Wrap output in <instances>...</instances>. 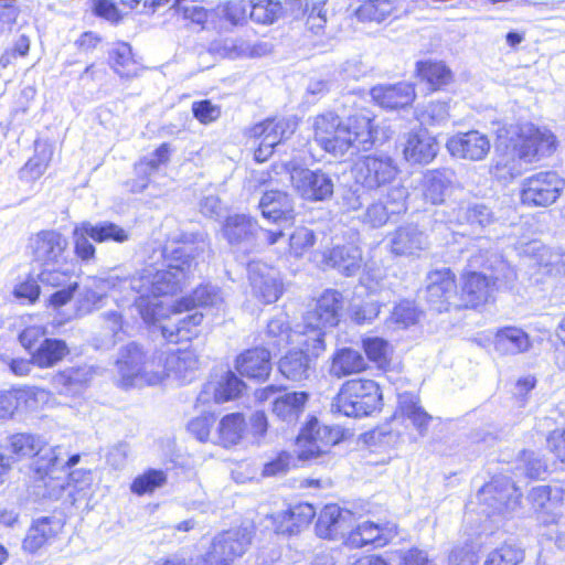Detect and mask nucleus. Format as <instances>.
<instances>
[{
	"label": "nucleus",
	"mask_w": 565,
	"mask_h": 565,
	"mask_svg": "<svg viewBox=\"0 0 565 565\" xmlns=\"http://www.w3.org/2000/svg\"><path fill=\"white\" fill-rule=\"evenodd\" d=\"M493 348L500 355H518L532 349L530 334L515 326H503L493 334Z\"/></svg>",
	"instance_id": "c85d7f7f"
},
{
	"label": "nucleus",
	"mask_w": 565,
	"mask_h": 565,
	"mask_svg": "<svg viewBox=\"0 0 565 565\" xmlns=\"http://www.w3.org/2000/svg\"><path fill=\"white\" fill-rule=\"evenodd\" d=\"M297 457L289 451H279L270 460L264 463L262 469L263 477H276L287 473L290 469L297 467Z\"/></svg>",
	"instance_id": "864d4df0"
},
{
	"label": "nucleus",
	"mask_w": 565,
	"mask_h": 565,
	"mask_svg": "<svg viewBox=\"0 0 565 565\" xmlns=\"http://www.w3.org/2000/svg\"><path fill=\"white\" fill-rule=\"evenodd\" d=\"M493 131L498 149L504 158L490 166V173L498 180L512 181L523 172V166H533L551 158L558 149L555 132L532 121L508 122L495 120Z\"/></svg>",
	"instance_id": "f257e3e1"
},
{
	"label": "nucleus",
	"mask_w": 565,
	"mask_h": 565,
	"mask_svg": "<svg viewBox=\"0 0 565 565\" xmlns=\"http://www.w3.org/2000/svg\"><path fill=\"white\" fill-rule=\"evenodd\" d=\"M546 440L551 452L561 462L565 463V429L551 431Z\"/></svg>",
	"instance_id": "774afa93"
},
{
	"label": "nucleus",
	"mask_w": 565,
	"mask_h": 565,
	"mask_svg": "<svg viewBox=\"0 0 565 565\" xmlns=\"http://www.w3.org/2000/svg\"><path fill=\"white\" fill-rule=\"evenodd\" d=\"M399 0H363L355 10L361 22L384 23L396 18Z\"/></svg>",
	"instance_id": "e433bc0d"
},
{
	"label": "nucleus",
	"mask_w": 565,
	"mask_h": 565,
	"mask_svg": "<svg viewBox=\"0 0 565 565\" xmlns=\"http://www.w3.org/2000/svg\"><path fill=\"white\" fill-rule=\"evenodd\" d=\"M150 363L151 361L141 344L130 342L121 349L116 365L124 384L130 386L135 380L148 375Z\"/></svg>",
	"instance_id": "393cba45"
},
{
	"label": "nucleus",
	"mask_w": 565,
	"mask_h": 565,
	"mask_svg": "<svg viewBox=\"0 0 565 565\" xmlns=\"http://www.w3.org/2000/svg\"><path fill=\"white\" fill-rule=\"evenodd\" d=\"M83 369L72 366L57 371L52 377V383L58 391L70 390L79 385L83 382Z\"/></svg>",
	"instance_id": "052dcab7"
},
{
	"label": "nucleus",
	"mask_w": 565,
	"mask_h": 565,
	"mask_svg": "<svg viewBox=\"0 0 565 565\" xmlns=\"http://www.w3.org/2000/svg\"><path fill=\"white\" fill-rule=\"evenodd\" d=\"M214 424V414L206 412L192 418L188 424V430L200 443H206L210 438Z\"/></svg>",
	"instance_id": "4d7b16f0"
},
{
	"label": "nucleus",
	"mask_w": 565,
	"mask_h": 565,
	"mask_svg": "<svg viewBox=\"0 0 565 565\" xmlns=\"http://www.w3.org/2000/svg\"><path fill=\"white\" fill-rule=\"evenodd\" d=\"M70 497L73 503L88 501L94 494V480L90 471L74 470L67 480Z\"/></svg>",
	"instance_id": "a18cd8bd"
},
{
	"label": "nucleus",
	"mask_w": 565,
	"mask_h": 565,
	"mask_svg": "<svg viewBox=\"0 0 565 565\" xmlns=\"http://www.w3.org/2000/svg\"><path fill=\"white\" fill-rule=\"evenodd\" d=\"M248 433V422L241 412L225 414L216 426V444L223 448L238 445Z\"/></svg>",
	"instance_id": "2f4dec72"
},
{
	"label": "nucleus",
	"mask_w": 565,
	"mask_h": 565,
	"mask_svg": "<svg viewBox=\"0 0 565 565\" xmlns=\"http://www.w3.org/2000/svg\"><path fill=\"white\" fill-rule=\"evenodd\" d=\"M297 193L307 201H323L332 195L333 183L331 179L321 171L300 169L298 181L295 185Z\"/></svg>",
	"instance_id": "c756f323"
},
{
	"label": "nucleus",
	"mask_w": 565,
	"mask_h": 565,
	"mask_svg": "<svg viewBox=\"0 0 565 565\" xmlns=\"http://www.w3.org/2000/svg\"><path fill=\"white\" fill-rule=\"evenodd\" d=\"M399 535V526L393 521L376 523L371 520L358 523L343 539L349 550H379L388 546Z\"/></svg>",
	"instance_id": "4468645a"
},
{
	"label": "nucleus",
	"mask_w": 565,
	"mask_h": 565,
	"mask_svg": "<svg viewBox=\"0 0 565 565\" xmlns=\"http://www.w3.org/2000/svg\"><path fill=\"white\" fill-rule=\"evenodd\" d=\"M72 236L74 254L82 263L94 262L96 258V247L89 238L95 243H124L129 237L122 227L113 222L92 224L87 221L75 225Z\"/></svg>",
	"instance_id": "9d476101"
},
{
	"label": "nucleus",
	"mask_w": 565,
	"mask_h": 565,
	"mask_svg": "<svg viewBox=\"0 0 565 565\" xmlns=\"http://www.w3.org/2000/svg\"><path fill=\"white\" fill-rule=\"evenodd\" d=\"M422 311L413 300L402 299L393 308L394 322L403 327H409L418 322Z\"/></svg>",
	"instance_id": "5fc2aeb1"
},
{
	"label": "nucleus",
	"mask_w": 565,
	"mask_h": 565,
	"mask_svg": "<svg viewBox=\"0 0 565 565\" xmlns=\"http://www.w3.org/2000/svg\"><path fill=\"white\" fill-rule=\"evenodd\" d=\"M249 1L246 0H230L225 3L224 11L226 18L233 23H243L249 17L247 9Z\"/></svg>",
	"instance_id": "338daca9"
},
{
	"label": "nucleus",
	"mask_w": 565,
	"mask_h": 565,
	"mask_svg": "<svg viewBox=\"0 0 565 565\" xmlns=\"http://www.w3.org/2000/svg\"><path fill=\"white\" fill-rule=\"evenodd\" d=\"M499 278L475 269L461 271L456 311H480L495 299Z\"/></svg>",
	"instance_id": "1a4fd4ad"
},
{
	"label": "nucleus",
	"mask_w": 565,
	"mask_h": 565,
	"mask_svg": "<svg viewBox=\"0 0 565 565\" xmlns=\"http://www.w3.org/2000/svg\"><path fill=\"white\" fill-rule=\"evenodd\" d=\"M39 281V278H35L32 274L26 275L23 280L14 286L12 291L13 296L29 305L35 303L41 295Z\"/></svg>",
	"instance_id": "6e6d98bb"
},
{
	"label": "nucleus",
	"mask_w": 565,
	"mask_h": 565,
	"mask_svg": "<svg viewBox=\"0 0 565 565\" xmlns=\"http://www.w3.org/2000/svg\"><path fill=\"white\" fill-rule=\"evenodd\" d=\"M317 243L313 230L300 225L297 226L288 237L287 252L295 258H300L312 250Z\"/></svg>",
	"instance_id": "49530a36"
},
{
	"label": "nucleus",
	"mask_w": 565,
	"mask_h": 565,
	"mask_svg": "<svg viewBox=\"0 0 565 565\" xmlns=\"http://www.w3.org/2000/svg\"><path fill=\"white\" fill-rule=\"evenodd\" d=\"M171 152V145L162 142L153 150L151 159H142L139 163L145 164L151 171H156L170 161Z\"/></svg>",
	"instance_id": "69168bd1"
},
{
	"label": "nucleus",
	"mask_w": 565,
	"mask_h": 565,
	"mask_svg": "<svg viewBox=\"0 0 565 565\" xmlns=\"http://www.w3.org/2000/svg\"><path fill=\"white\" fill-rule=\"evenodd\" d=\"M352 172L358 184L372 191L394 182L399 170L388 156L367 154L355 162Z\"/></svg>",
	"instance_id": "dca6fc26"
},
{
	"label": "nucleus",
	"mask_w": 565,
	"mask_h": 565,
	"mask_svg": "<svg viewBox=\"0 0 565 565\" xmlns=\"http://www.w3.org/2000/svg\"><path fill=\"white\" fill-rule=\"evenodd\" d=\"M317 512L313 504L298 502L287 509L268 515L273 531L278 535L292 536L307 529Z\"/></svg>",
	"instance_id": "aec40b11"
},
{
	"label": "nucleus",
	"mask_w": 565,
	"mask_h": 565,
	"mask_svg": "<svg viewBox=\"0 0 565 565\" xmlns=\"http://www.w3.org/2000/svg\"><path fill=\"white\" fill-rule=\"evenodd\" d=\"M216 289L210 284L198 285L190 294L179 298L171 307L173 313H182L196 308H206L215 303Z\"/></svg>",
	"instance_id": "58836bf2"
},
{
	"label": "nucleus",
	"mask_w": 565,
	"mask_h": 565,
	"mask_svg": "<svg viewBox=\"0 0 565 565\" xmlns=\"http://www.w3.org/2000/svg\"><path fill=\"white\" fill-rule=\"evenodd\" d=\"M42 333L35 327L25 328L20 334V341L28 351L32 365L40 370L53 369L71 354V348L65 340L58 338L39 340Z\"/></svg>",
	"instance_id": "f8f14e48"
},
{
	"label": "nucleus",
	"mask_w": 565,
	"mask_h": 565,
	"mask_svg": "<svg viewBox=\"0 0 565 565\" xmlns=\"http://www.w3.org/2000/svg\"><path fill=\"white\" fill-rule=\"evenodd\" d=\"M249 541L239 530H224L213 536L199 565H233L247 551Z\"/></svg>",
	"instance_id": "f3484780"
},
{
	"label": "nucleus",
	"mask_w": 565,
	"mask_h": 565,
	"mask_svg": "<svg viewBox=\"0 0 565 565\" xmlns=\"http://www.w3.org/2000/svg\"><path fill=\"white\" fill-rule=\"evenodd\" d=\"M31 50V40L26 34L19 36L18 41L10 49H6L0 55V68H7L19 57H25Z\"/></svg>",
	"instance_id": "680f3d73"
},
{
	"label": "nucleus",
	"mask_w": 565,
	"mask_h": 565,
	"mask_svg": "<svg viewBox=\"0 0 565 565\" xmlns=\"http://www.w3.org/2000/svg\"><path fill=\"white\" fill-rule=\"evenodd\" d=\"M191 110L193 117L202 125H210L216 121L222 114L221 106L213 104L210 99L194 102Z\"/></svg>",
	"instance_id": "bf43d9fd"
},
{
	"label": "nucleus",
	"mask_w": 565,
	"mask_h": 565,
	"mask_svg": "<svg viewBox=\"0 0 565 565\" xmlns=\"http://www.w3.org/2000/svg\"><path fill=\"white\" fill-rule=\"evenodd\" d=\"M234 367L242 377L265 382L271 373L270 351L262 345L245 349L235 358Z\"/></svg>",
	"instance_id": "4be33fe9"
},
{
	"label": "nucleus",
	"mask_w": 565,
	"mask_h": 565,
	"mask_svg": "<svg viewBox=\"0 0 565 565\" xmlns=\"http://www.w3.org/2000/svg\"><path fill=\"white\" fill-rule=\"evenodd\" d=\"M351 436L350 430L340 425H326L316 417H311L305 423L296 438V443L300 447L297 459L298 461L317 459Z\"/></svg>",
	"instance_id": "423d86ee"
},
{
	"label": "nucleus",
	"mask_w": 565,
	"mask_h": 565,
	"mask_svg": "<svg viewBox=\"0 0 565 565\" xmlns=\"http://www.w3.org/2000/svg\"><path fill=\"white\" fill-rule=\"evenodd\" d=\"M423 249L422 233L411 226L395 230L390 250L395 256H411Z\"/></svg>",
	"instance_id": "37998d69"
},
{
	"label": "nucleus",
	"mask_w": 565,
	"mask_h": 565,
	"mask_svg": "<svg viewBox=\"0 0 565 565\" xmlns=\"http://www.w3.org/2000/svg\"><path fill=\"white\" fill-rule=\"evenodd\" d=\"M344 313V297L335 289H326L316 299L310 315L317 329H331L340 324Z\"/></svg>",
	"instance_id": "b1692460"
},
{
	"label": "nucleus",
	"mask_w": 565,
	"mask_h": 565,
	"mask_svg": "<svg viewBox=\"0 0 565 565\" xmlns=\"http://www.w3.org/2000/svg\"><path fill=\"white\" fill-rule=\"evenodd\" d=\"M565 189V179L555 170L534 172L519 185V202L527 209H546L558 201Z\"/></svg>",
	"instance_id": "0eeeda50"
},
{
	"label": "nucleus",
	"mask_w": 565,
	"mask_h": 565,
	"mask_svg": "<svg viewBox=\"0 0 565 565\" xmlns=\"http://www.w3.org/2000/svg\"><path fill=\"white\" fill-rule=\"evenodd\" d=\"M53 536L51 521L43 518L34 522L22 542V548L28 553H36Z\"/></svg>",
	"instance_id": "de8ad7c7"
},
{
	"label": "nucleus",
	"mask_w": 565,
	"mask_h": 565,
	"mask_svg": "<svg viewBox=\"0 0 565 565\" xmlns=\"http://www.w3.org/2000/svg\"><path fill=\"white\" fill-rule=\"evenodd\" d=\"M292 134V125L285 118L268 117L253 125L248 130V138L256 145L254 160L259 163L266 162L275 148L288 140Z\"/></svg>",
	"instance_id": "ddd939ff"
},
{
	"label": "nucleus",
	"mask_w": 565,
	"mask_h": 565,
	"mask_svg": "<svg viewBox=\"0 0 565 565\" xmlns=\"http://www.w3.org/2000/svg\"><path fill=\"white\" fill-rule=\"evenodd\" d=\"M380 315V305L376 301H363L351 311V320L359 326L370 323Z\"/></svg>",
	"instance_id": "0e129e2a"
},
{
	"label": "nucleus",
	"mask_w": 565,
	"mask_h": 565,
	"mask_svg": "<svg viewBox=\"0 0 565 565\" xmlns=\"http://www.w3.org/2000/svg\"><path fill=\"white\" fill-rule=\"evenodd\" d=\"M350 512L338 503L324 504L318 513L315 530L319 537L334 540L344 529L345 516Z\"/></svg>",
	"instance_id": "72a5a7b5"
},
{
	"label": "nucleus",
	"mask_w": 565,
	"mask_h": 565,
	"mask_svg": "<svg viewBox=\"0 0 565 565\" xmlns=\"http://www.w3.org/2000/svg\"><path fill=\"white\" fill-rule=\"evenodd\" d=\"M260 215L271 224H289L296 221L297 212L291 195L280 190L265 191L258 202Z\"/></svg>",
	"instance_id": "412c9836"
},
{
	"label": "nucleus",
	"mask_w": 565,
	"mask_h": 565,
	"mask_svg": "<svg viewBox=\"0 0 565 565\" xmlns=\"http://www.w3.org/2000/svg\"><path fill=\"white\" fill-rule=\"evenodd\" d=\"M42 390L35 386H18L0 391V420H7L20 411L34 408Z\"/></svg>",
	"instance_id": "bb28decb"
},
{
	"label": "nucleus",
	"mask_w": 565,
	"mask_h": 565,
	"mask_svg": "<svg viewBox=\"0 0 565 565\" xmlns=\"http://www.w3.org/2000/svg\"><path fill=\"white\" fill-rule=\"evenodd\" d=\"M309 394L303 391L286 393L274 399L271 412L282 420L297 418L305 408Z\"/></svg>",
	"instance_id": "79ce46f5"
},
{
	"label": "nucleus",
	"mask_w": 565,
	"mask_h": 565,
	"mask_svg": "<svg viewBox=\"0 0 565 565\" xmlns=\"http://www.w3.org/2000/svg\"><path fill=\"white\" fill-rule=\"evenodd\" d=\"M279 0H249V18L258 24H273L281 14Z\"/></svg>",
	"instance_id": "09e8293b"
},
{
	"label": "nucleus",
	"mask_w": 565,
	"mask_h": 565,
	"mask_svg": "<svg viewBox=\"0 0 565 565\" xmlns=\"http://www.w3.org/2000/svg\"><path fill=\"white\" fill-rule=\"evenodd\" d=\"M550 486H539L530 493V503L535 513L544 516H553L562 505L563 499L552 495Z\"/></svg>",
	"instance_id": "c03bdc74"
},
{
	"label": "nucleus",
	"mask_w": 565,
	"mask_h": 565,
	"mask_svg": "<svg viewBox=\"0 0 565 565\" xmlns=\"http://www.w3.org/2000/svg\"><path fill=\"white\" fill-rule=\"evenodd\" d=\"M446 148L454 158L477 162L489 156L492 145L488 135L470 129L452 135L447 140Z\"/></svg>",
	"instance_id": "6ab92c4d"
},
{
	"label": "nucleus",
	"mask_w": 565,
	"mask_h": 565,
	"mask_svg": "<svg viewBox=\"0 0 565 565\" xmlns=\"http://www.w3.org/2000/svg\"><path fill=\"white\" fill-rule=\"evenodd\" d=\"M395 416L411 420L422 436L427 433L433 420V417L422 406L419 396L408 392L398 396Z\"/></svg>",
	"instance_id": "473e14b6"
},
{
	"label": "nucleus",
	"mask_w": 565,
	"mask_h": 565,
	"mask_svg": "<svg viewBox=\"0 0 565 565\" xmlns=\"http://www.w3.org/2000/svg\"><path fill=\"white\" fill-rule=\"evenodd\" d=\"M195 267L193 255L174 249L164 269L145 267L139 274V288L147 296L159 298L181 291L183 284Z\"/></svg>",
	"instance_id": "39448f33"
},
{
	"label": "nucleus",
	"mask_w": 565,
	"mask_h": 565,
	"mask_svg": "<svg viewBox=\"0 0 565 565\" xmlns=\"http://www.w3.org/2000/svg\"><path fill=\"white\" fill-rule=\"evenodd\" d=\"M361 349L365 360L373 363L375 367L386 373L392 370L393 345L386 339L377 335H369L361 339Z\"/></svg>",
	"instance_id": "c9c22d12"
},
{
	"label": "nucleus",
	"mask_w": 565,
	"mask_h": 565,
	"mask_svg": "<svg viewBox=\"0 0 565 565\" xmlns=\"http://www.w3.org/2000/svg\"><path fill=\"white\" fill-rule=\"evenodd\" d=\"M338 414L352 418H366L380 414L384 407L383 387L367 376L347 379L331 403Z\"/></svg>",
	"instance_id": "20e7f679"
},
{
	"label": "nucleus",
	"mask_w": 565,
	"mask_h": 565,
	"mask_svg": "<svg viewBox=\"0 0 565 565\" xmlns=\"http://www.w3.org/2000/svg\"><path fill=\"white\" fill-rule=\"evenodd\" d=\"M28 250L40 271V282L55 291L50 295L47 305L60 309L71 302L79 288L78 275L64 267L70 262V241L62 232L43 228L29 237Z\"/></svg>",
	"instance_id": "f03ea898"
},
{
	"label": "nucleus",
	"mask_w": 565,
	"mask_h": 565,
	"mask_svg": "<svg viewBox=\"0 0 565 565\" xmlns=\"http://www.w3.org/2000/svg\"><path fill=\"white\" fill-rule=\"evenodd\" d=\"M414 74L417 81L426 86L428 93L446 89L455 78L452 70L445 61L433 58L416 62Z\"/></svg>",
	"instance_id": "a878e982"
},
{
	"label": "nucleus",
	"mask_w": 565,
	"mask_h": 565,
	"mask_svg": "<svg viewBox=\"0 0 565 565\" xmlns=\"http://www.w3.org/2000/svg\"><path fill=\"white\" fill-rule=\"evenodd\" d=\"M450 183V179L445 170L434 169L427 171L423 178L424 201L431 205L443 204Z\"/></svg>",
	"instance_id": "ea45409f"
},
{
	"label": "nucleus",
	"mask_w": 565,
	"mask_h": 565,
	"mask_svg": "<svg viewBox=\"0 0 565 565\" xmlns=\"http://www.w3.org/2000/svg\"><path fill=\"white\" fill-rule=\"evenodd\" d=\"M367 370L369 363L362 353L349 347L335 350L330 360L329 373L338 380L362 374Z\"/></svg>",
	"instance_id": "7c9ffc66"
},
{
	"label": "nucleus",
	"mask_w": 565,
	"mask_h": 565,
	"mask_svg": "<svg viewBox=\"0 0 565 565\" xmlns=\"http://www.w3.org/2000/svg\"><path fill=\"white\" fill-rule=\"evenodd\" d=\"M262 231L255 217L246 214H233L225 217L222 234L231 245H257V234Z\"/></svg>",
	"instance_id": "cd10ccee"
},
{
	"label": "nucleus",
	"mask_w": 565,
	"mask_h": 565,
	"mask_svg": "<svg viewBox=\"0 0 565 565\" xmlns=\"http://www.w3.org/2000/svg\"><path fill=\"white\" fill-rule=\"evenodd\" d=\"M524 561V551L514 544L502 543L486 557L483 565H520Z\"/></svg>",
	"instance_id": "603ef678"
},
{
	"label": "nucleus",
	"mask_w": 565,
	"mask_h": 565,
	"mask_svg": "<svg viewBox=\"0 0 565 565\" xmlns=\"http://www.w3.org/2000/svg\"><path fill=\"white\" fill-rule=\"evenodd\" d=\"M250 286L253 295L265 305L276 302L284 292L281 280L270 274H254Z\"/></svg>",
	"instance_id": "a19ab883"
},
{
	"label": "nucleus",
	"mask_w": 565,
	"mask_h": 565,
	"mask_svg": "<svg viewBox=\"0 0 565 565\" xmlns=\"http://www.w3.org/2000/svg\"><path fill=\"white\" fill-rule=\"evenodd\" d=\"M376 116L369 109H360L344 121L333 113L318 115L313 121L317 143L331 154H344L351 148L370 150L376 142L380 126Z\"/></svg>",
	"instance_id": "7ed1b4c3"
},
{
	"label": "nucleus",
	"mask_w": 565,
	"mask_h": 565,
	"mask_svg": "<svg viewBox=\"0 0 565 565\" xmlns=\"http://www.w3.org/2000/svg\"><path fill=\"white\" fill-rule=\"evenodd\" d=\"M369 95L375 106L391 113L412 108L417 98L416 86L408 81L374 85Z\"/></svg>",
	"instance_id": "a211bd4d"
},
{
	"label": "nucleus",
	"mask_w": 565,
	"mask_h": 565,
	"mask_svg": "<svg viewBox=\"0 0 565 565\" xmlns=\"http://www.w3.org/2000/svg\"><path fill=\"white\" fill-rule=\"evenodd\" d=\"M313 334H305L301 349L288 350L277 363L280 375L290 382H302L309 379L315 370L316 360L326 350L324 334L316 329Z\"/></svg>",
	"instance_id": "6e6552de"
},
{
	"label": "nucleus",
	"mask_w": 565,
	"mask_h": 565,
	"mask_svg": "<svg viewBox=\"0 0 565 565\" xmlns=\"http://www.w3.org/2000/svg\"><path fill=\"white\" fill-rule=\"evenodd\" d=\"M458 284L455 271L449 267L433 269L427 274L425 301L430 310L438 313L456 310Z\"/></svg>",
	"instance_id": "2eb2a0df"
},
{
	"label": "nucleus",
	"mask_w": 565,
	"mask_h": 565,
	"mask_svg": "<svg viewBox=\"0 0 565 565\" xmlns=\"http://www.w3.org/2000/svg\"><path fill=\"white\" fill-rule=\"evenodd\" d=\"M439 142L426 128L407 132L403 143V158L411 164H428L437 156Z\"/></svg>",
	"instance_id": "5701e85b"
},
{
	"label": "nucleus",
	"mask_w": 565,
	"mask_h": 565,
	"mask_svg": "<svg viewBox=\"0 0 565 565\" xmlns=\"http://www.w3.org/2000/svg\"><path fill=\"white\" fill-rule=\"evenodd\" d=\"M199 356L192 350H178L172 355L171 371L179 376H184L188 372L199 367Z\"/></svg>",
	"instance_id": "13d9d810"
},
{
	"label": "nucleus",
	"mask_w": 565,
	"mask_h": 565,
	"mask_svg": "<svg viewBox=\"0 0 565 565\" xmlns=\"http://www.w3.org/2000/svg\"><path fill=\"white\" fill-rule=\"evenodd\" d=\"M4 449L9 455V461L34 459L36 472L47 473L52 471L60 461L55 448L49 447L40 436L31 433H14L9 435Z\"/></svg>",
	"instance_id": "9b49d317"
},
{
	"label": "nucleus",
	"mask_w": 565,
	"mask_h": 565,
	"mask_svg": "<svg viewBox=\"0 0 565 565\" xmlns=\"http://www.w3.org/2000/svg\"><path fill=\"white\" fill-rule=\"evenodd\" d=\"M202 321L203 315L194 312L180 320L177 324L161 326L160 331L169 343L190 342L199 337Z\"/></svg>",
	"instance_id": "4c0bfd02"
},
{
	"label": "nucleus",
	"mask_w": 565,
	"mask_h": 565,
	"mask_svg": "<svg viewBox=\"0 0 565 565\" xmlns=\"http://www.w3.org/2000/svg\"><path fill=\"white\" fill-rule=\"evenodd\" d=\"M92 11L96 17L115 24L122 20V14L117 3L113 0H92Z\"/></svg>",
	"instance_id": "e2e57ef3"
},
{
	"label": "nucleus",
	"mask_w": 565,
	"mask_h": 565,
	"mask_svg": "<svg viewBox=\"0 0 565 565\" xmlns=\"http://www.w3.org/2000/svg\"><path fill=\"white\" fill-rule=\"evenodd\" d=\"M167 482V473L161 469H147L130 483L132 493L142 497L151 494Z\"/></svg>",
	"instance_id": "8fccbe9b"
},
{
	"label": "nucleus",
	"mask_w": 565,
	"mask_h": 565,
	"mask_svg": "<svg viewBox=\"0 0 565 565\" xmlns=\"http://www.w3.org/2000/svg\"><path fill=\"white\" fill-rule=\"evenodd\" d=\"M108 64L121 78H132L141 71L140 64L135 58L131 45L124 41H118L114 44L108 54Z\"/></svg>",
	"instance_id": "f704fd0d"
},
{
	"label": "nucleus",
	"mask_w": 565,
	"mask_h": 565,
	"mask_svg": "<svg viewBox=\"0 0 565 565\" xmlns=\"http://www.w3.org/2000/svg\"><path fill=\"white\" fill-rule=\"evenodd\" d=\"M245 386V383L235 373L228 371L217 382L213 399L217 404L234 401L242 395Z\"/></svg>",
	"instance_id": "3c124183"
}]
</instances>
